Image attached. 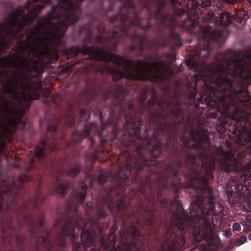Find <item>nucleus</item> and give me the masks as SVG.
I'll use <instances>...</instances> for the list:
<instances>
[{
	"mask_svg": "<svg viewBox=\"0 0 251 251\" xmlns=\"http://www.w3.org/2000/svg\"><path fill=\"white\" fill-rule=\"evenodd\" d=\"M124 204L123 201L122 200H119L115 202V203L110 204L109 202L105 204L104 206H102L99 210L98 214L101 217L104 216L105 215V208L108 209L110 211H112L111 207L115 206L116 208L121 210L124 207Z\"/></svg>",
	"mask_w": 251,
	"mask_h": 251,
	"instance_id": "nucleus-11",
	"label": "nucleus"
},
{
	"mask_svg": "<svg viewBox=\"0 0 251 251\" xmlns=\"http://www.w3.org/2000/svg\"><path fill=\"white\" fill-rule=\"evenodd\" d=\"M86 206L88 207H91L92 206V204L89 202V203H87L86 204Z\"/></svg>",
	"mask_w": 251,
	"mask_h": 251,
	"instance_id": "nucleus-32",
	"label": "nucleus"
},
{
	"mask_svg": "<svg viewBox=\"0 0 251 251\" xmlns=\"http://www.w3.org/2000/svg\"><path fill=\"white\" fill-rule=\"evenodd\" d=\"M69 184L67 182H61L58 178L56 179L54 190L59 194L65 193L68 188Z\"/></svg>",
	"mask_w": 251,
	"mask_h": 251,
	"instance_id": "nucleus-15",
	"label": "nucleus"
},
{
	"mask_svg": "<svg viewBox=\"0 0 251 251\" xmlns=\"http://www.w3.org/2000/svg\"><path fill=\"white\" fill-rule=\"evenodd\" d=\"M251 83V49L244 52L232 53L215 63V93L219 106L224 112L230 114L234 106L231 118L244 126L238 139L242 144L251 142V114L241 110L239 104L249 108L251 106L247 87Z\"/></svg>",
	"mask_w": 251,
	"mask_h": 251,
	"instance_id": "nucleus-2",
	"label": "nucleus"
},
{
	"mask_svg": "<svg viewBox=\"0 0 251 251\" xmlns=\"http://www.w3.org/2000/svg\"><path fill=\"white\" fill-rule=\"evenodd\" d=\"M45 147V144L42 143L41 147L37 146L35 148V155L37 158H41L44 155L43 150Z\"/></svg>",
	"mask_w": 251,
	"mask_h": 251,
	"instance_id": "nucleus-16",
	"label": "nucleus"
},
{
	"mask_svg": "<svg viewBox=\"0 0 251 251\" xmlns=\"http://www.w3.org/2000/svg\"><path fill=\"white\" fill-rule=\"evenodd\" d=\"M207 33L204 35V41L205 42V46L204 47H200L191 52V55L195 57L206 58L209 54V39H206Z\"/></svg>",
	"mask_w": 251,
	"mask_h": 251,
	"instance_id": "nucleus-10",
	"label": "nucleus"
},
{
	"mask_svg": "<svg viewBox=\"0 0 251 251\" xmlns=\"http://www.w3.org/2000/svg\"><path fill=\"white\" fill-rule=\"evenodd\" d=\"M57 129V126H56V125L53 126V127H52V126L51 125H50L48 127V130L49 131H55L56 129Z\"/></svg>",
	"mask_w": 251,
	"mask_h": 251,
	"instance_id": "nucleus-26",
	"label": "nucleus"
},
{
	"mask_svg": "<svg viewBox=\"0 0 251 251\" xmlns=\"http://www.w3.org/2000/svg\"><path fill=\"white\" fill-rule=\"evenodd\" d=\"M243 226L245 227L244 231H246L247 228H249L251 226V221L246 219L244 223L242 224Z\"/></svg>",
	"mask_w": 251,
	"mask_h": 251,
	"instance_id": "nucleus-21",
	"label": "nucleus"
},
{
	"mask_svg": "<svg viewBox=\"0 0 251 251\" xmlns=\"http://www.w3.org/2000/svg\"><path fill=\"white\" fill-rule=\"evenodd\" d=\"M79 170L77 167L71 168L67 170V173L70 176H75L79 172Z\"/></svg>",
	"mask_w": 251,
	"mask_h": 251,
	"instance_id": "nucleus-19",
	"label": "nucleus"
},
{
	"mask_svg": "<svg viewBox=\"0 0 251 251\" xmlns=\"http://www.w3.org/2000/svg\"><path fill=\"white\" fill-rule=\"evenodd\" d=\"M136 235H138L137 229L135 226H132L129 229V239L132 241Z\"/></svg>",
	"mask_w": 251,
	"mask_h": 251,
	"instance_id": "nucleus-18",
	"label": "nucleus"
},
{
	"mask_svg": "<svg viewBox=\"0 0 251 251\" xmlns=\"http://www.w3.org/2000/svg\"><path fill=\"white\" fill-rule=\"evenodd\" d=\"M156 102H158L157 100L150 102L148 105L145 107V109L147 108L149 110L153 111L152 120L155 124L158 125V128L163 129L166 127L169 128V124L168 123V120L165 119L166 114L164 110V106L161 103L156 104Z\"/></svg>",
	"mask_w": 251,
	"mask_h": 251,
	"instance_id": "nucleus-6",
	"label": "nucleus"
},
{
	"mask_svg": "<svg viewBox=\"0 0 251 251\" xmlns=\"http://www.w3.org/2000/svg\"><path fill=\"white\" fill-rule=\"evenodd\" d=\"M41 222H42L41 220H38V221H36V222H35L38 223V224H40L41 223Z\"/></svg>",
	"mask_w": 251,
	"mask_h": 251,
	"instance_id": "nucleus-33",
	"label": "nucleus"
},
{
	"mask_svg": "<svg viewBox=\"0 0 251 251\" xmlns=\"http://www.w3.org/2000/svg\"><path fill=\"white\" fill-rule=\"evenodd\" d=\"M173 173H174V175H176V171H175V170H173Z\"/></svg>",
	"mask_w": 251,
	"mask_h": 251,
	"instance_id": "nucleus-37",
	"label": "nucleus"
},
{
	"mask_svg": "<svg viewBox=\"0 0 251 251\" xmlns=\"http://www.w3.org/2000/svg\"><path fill=\"white\" fill-rule=\"evenodd\" d=\"M25 179H26V180H27V181L29 180V178L28 177H27V176H25Z\"/></svg>",
	"mask_w": 251,
	"mask_h": 251,
	"instance_id": "nucleus-35",
	"label": "nucleus"
},
{
	"mask_svg": "<svg viewBox=\"0 0 251 251\" xmlns=\"http://www.w3.org/2000/svg\"><path fill=\"white\" fill-rule=\"evenodd\" d=\"M233 229L236 231H240L241 230V225L239 223L235 222L233 224Z\"/></svg>",
	"mask_w": 251,
	"mask_h": 251,
	"instance_id": "nucleus-22",
	"label": "nucleus"
},
{
	"mask_svg": "<svg viewBox=\"0 0 251 251\" xmlns=\"http://www.w3.org/2000/svg\"><path fill=\"white\" fill-rule=\"evenodd\" d=\"M219 36L220 33L219 32H212L210 34V38L211 40H216Z\"/></svg>",
	"mask_w": 251,
	"mask_h": 251,
	"instance_id": "nucleus-24",
	"label": "nucleus"
},
{
	"mask_svg": "<svg viewBox=\"0 0 251 251\" xmlns=\"http://www.w3.org/2000/svg\"><path fill=\"white\" fill-rule=\"evenodd\" d=\"M167 207L168 211L173 207L176 209L171 215L172 225L166 233L164 242L161 245L160 251H180L185 243L182 231L185 230L187 217L178 202Z\"/></svg>",
	"mask_w": 251,
	"mask_h": 251,
	"instance_id": "nucleus-4",
	"label": "nucleus"
},
{
	"mask_svg": "<svg viewBox=\"0 0 251 251\" xmlns=\"http://www.w3.org/2000/svg\"><path fill=\"white\" fill-rule=\"evenodd\" d=\"M44 240H45V238L44 237L40 236L37 238V242L39 243L40 242L44 241Z\"/></svg>",
	"mask_w": 251,
	"mask_h": 251,
	"instance_id": "nucleus-29",
	"label": "nucleus"
},
{
	"mask_svg": "<svg viewBox=\"0 0 251 251\" xmlns=\"http://www.w3.org/2000/svg\"><path fill=\"white\" fill-rule=\"evenodd\" d=\"M3 183H4L5 188L3 192L0 194V209L2 208L3 203L8 202L9 200L12 199V196L18 190V187L12 179H9L2 182L1 185H3Z\"/></svg>",
	"mask_w": 251,
	"mask_h": 251,
	"instance_id": "nucleus-7",
	"label": "nucleus"
},
{
	"mask_svg": "<svg viewBox=\"0 0 251 251\" xmlns=\"http://www.w3.org/2000/svg\"><path fill=\"white\" fill-rule=\"evenodd\" d=\"M248 238L251 241V233H250L249 235V236H248Z\"/></svg>",
	"mask_w": 251,
	"mask_h": 251,
	"instance_id": "nucleus-34",
	"label": "nucleus"
},
{
	"mask_svg": "<svg viewBox=\"0 0 251 251\" xmlns=\"http://www.w3.org/2000/svg\"><path fill=\"white\" fill-rule=\"evenodd\" d=\"M173 185H174V186H175L174 189L175 190V191L176 192L181 187L180 185L176 184V183H173Z\"/></svg>",
	"mask_w": 251,
	"mask_h": 251,
	"instance_id": "nucleus-27",
	"label": "nucleus"
},
{
	"mask_svg": "<svg viewBox=\"0 0 251 251\" xmlns=\"http://www.w3.org/2000/svg\"><path fill=\"white\" fill-rule=\"evenodd\" d=\"M89 129L86 128L85 129V132L83 134H79L77 135V133H74L73 134V137H74V140L76 142L77 141L79 140H81L85 138V137H87L89 135Z\"/></svg>",
	"mask_w": 251,
	"mask_h": 251,
	"instance_id": "nucleus-17",
	"label": "nucleus"
},
{
	"mask_svg": "<svg viewBox=\"0 0 251 251\" xmlns=\"http://www.w3.org/2000/svg\"><path fill=\"white\" fill-rule=\"evenodd\" d=\"M130 168L127 164L120 168L115 173V178L120 182H123L126 176L130 174Z\"/></svg>",
	"mask_w": 251,
	"mask_h": 251,
	"instance_id": "nucleus-12",
	"label": "nucleus"
},
{
	"mask_svg": "<svg viewBox=\"0 0 251 251\" xmlns=\"http://www.w3.org/2000/svg\"><path fill=\"white\" fill-rule=\"evenodd\" d=\"M74 225L73 222L70 219H67L65 221L64 226L63 228L61 234L59 235L57 238V242L61 246H63L65 243L66 240L68 238L72 240L75 236V232L72 230Z\"/></svg>",
	"mask_w": 251,
	"mask_h": 251,
	"instance_id": "nucleus-8",
	"label": "nucleus"
},
{
	"mask_svg": "<svg viewBox=\"0 0 251 251\" xmlns=\"http://www.w3.org/2000/svg\"><path fill=\"white\" fill-rule=\"evenodd\" d=\"M177 115H179V116L180 115V111L179 110L178 111Z\"/></svg>",
	"mask_w": 251,
	"mask_h": 251,
	"instance_id": "nucleus-36",
	"label": "nucleus"
},
{
	"mask_svg": "<svg viewBox=\"0 0 251 251\" xmlns=\"http://www.w3.org/2000/svg\"><path fill=\"white\" fill-rule=\"evenodd\" d=\"M123 10L122 9L120 11L121 23L123 27L114 28L112 35L110 36L105 34L98 36V41L100 44L103 45V47H88L84 45L82 48V51L100 60H107L112 62L115 66V68L106 66L104 69L120 78L138 80L163 78V72L168 71L166 63L157 60L151 61H133L115 54L108 49V44H111L113 48L116 46L118 38H123L124 36L127 35V23L131 26H139L143 29H147L149 26L148 25L143 26L142 22L137 16L135 17L133 21H130L129 13L122 15Z\"/></svg>",
	"mask_w": 251,
	"mask_h": 251,
	"instance_id": "nucleus-3",
	"label": "nucleus"
},
{
	"mask_svg": "<svg viewBox=\"0 0 251 251\" xmlns=\"http://www.w3.org/2000/svg\"><path fill=\"white\" fill-rule=\"evenodd\" d=\"M166 108L168 109L169 108V110L171 111V112H173V109H172V108L171 107V105H170V104L169 103H167L166 104Z\"/></svg>",
	"mask_w": 251,
	"mask_h": 251,
	"instance_id": "nucleus-30",
	"label": "nucleus"
},
{
	"mask_svg": "<svg viewBox=\"0 0 251 251\" xmlns=\"http://www.w3.org/2000/svg\"><path fill=\"white\" fill-rule=\"evenodd\" d=\"M83 224L84 220L82 219L78 220L75 223V226L78 228H81L83 227L84 229L81 234V240L83 242L84 245L86 246H89L92 245L93 244V239L92 236L90 235V232L92 231L91 229H89L88 232L85 231L87 229V226L90 224V222L86 223L83 226L81 224Z\"/></svg>",
	"mask_w": 251,
	"mask_h": 251,
	"instance_id": "nucleus-9",
	"label": "nucleus"
},
{
	"mask_svg": "<svg viewBox=\"0 0 251 251\" xmlns=\"http://www.w3.org/2000/svg\"><path fill=\"white\" fill-rule=\"evenodd\" d=\"M190 138L199 159L195 155L188 152L186 155L187 164L193 171L188 186L194 189L198 194L195 201L191 204L189 216L190 225L192 227H197L194 231V237L196 241L207 239L211 235L210 223L206 217L218 215L223 210L219 203L213 202L212 191L208 185V179L213 177L212 172L216 161L217 165L226 172L235 171L238 169V161L229 151L225 152L220 147L211 146L205 131L192 132Z\"/></svg>",
	"mask_w": 251,
	"mask_h": 251,
	"instance_id": "nucleus-1",
	"label": "nucleus"
},
{
	"mask_svg": "<svg viewBox=\"0 0 251 251\" xmlns=\"http://www.w3.org/2000/svg\"><path fill=\"white\" fill-rule=\"evenodd\" d=\"M145 96L144 95H143L141 96V99H140V102H141L142 103L143 105H145L146 104V101L145 100Z\"/></svg>",
	"mask_w": 251,
	"mask_h": 251,
	"instance_id": "nucleus-28",
	"label": "nucleus"
},
{
	"mask_svg": "<svg viewBox=\"0 0 251 251\" xmlns=\"http://www.w3.org/2000/svg\"><path fill=\"white\" fill-rule=\"evenodd\" d=\"M246 241V238L245 237L242 236L237 241V245H241L242 244L244 243Z\"/></svg>",
	"mask_w": 251,
	"mask_h": 251,
	"instance_id": "nucleus-25",
	"label": "nucleus"
},
{
	"mask_svg": "<svg viewBox=\"0 0 251 251\" xmlns=\"http://www.w3.org/2000/svg\"><path fill=\"white\" fill-rule=\"evenodd\" d=\"M250 211H251V210H250Z\"/></svg>",
	"mask_w": 251,
	"mask_h": 251,
	"instance_id": "nucleus-38",
	"label": "nucleus"
},
{
	"mask_svg": "<svg viewBox=\"0 0 251 251\" xmlns=\"http://www.w3.org/2000/svg\"><path fill=\"white\" fill-rule=\"evenodd\" d=\"M96 181L99 184H103L106 181V178L102 172L99 174L97 179H95L92 172H88L86 175V181L89 182L91 186H92L93 181Z\"/></svg>",
	"mask_w": 251,
	"mask_h": 251,
	"instance_id": "nucleus-14",
	"label": "nucleus"
},
{
	"mask_svg": "<svg viewBox=\"0 0 251 251\" xmlns=\"http://www.w3.org/2000/svg\"><path fill=\"white\" fill-rule=\"evenodd\" d=\"M54 144H52V145L50 147V149L51 151H53L54 150Z\"/></svg>",
	"mask_w": 251,
	"mask_h": 251,
	"instance_id": "nucleus-31",
	"label": "nucleus"
},
{
	"mask_svg": "<svg viewBox=\"0 0 251 251\" xmlns=\"http://www.w3.org/2000/svg\"><path fill=\"white\" fill-rule=\"evenodd\" d=\"M9 226V224L5 225L4 223H2V221L0 220V230H2L3 232H4L5 226L6 228H8Z\"/></svg>",
	"mask_w": 251,
	"mask_h": 251,
	"instance_id": "nucleus-23",
	"label": "nucleus"
},
{
	"mask_svg": "<svg viewBox=\"0 0 251 251\" xmlns=\"http://www.w3.org/2000/svg\"><path fill=\"white\" fill-rule=\"evenodd\" d=\"M245 172L247 175L251 176V163H248L246 165Z\"/></svg>",
	"mask_w": 251,
	"mask_h": 251,
	"instance_id": "nucleus-20",
	"label": "nucleus"
},
{
	"mask_svg": "<svg viewBox=\"0 0 251 251\" xmlns=\"http://www.w3.org/2000/svg\"><path fill=\"white\" fill-rule=\"evenodd\" d=\"M79 187V191H76L74 196L77 204L81 203L84 201L87 191L86 185L84 182H81Z\"/></svg>",
	"mask_w": 251,
	"mask_h": 251,
	"instance_id": "nucleus-13",
	"label": "nucleus"
},
{
	"mask_svg": "<svg viewBox=\"0 0 251 251\" xmlns=\"http://www.w3.org/2000/svg\"><path fill=\"white\" fill-rule=\"evenodd\" d=\"M0 100L4 101L3 107L0 106V129H4L5 125L11 121L12 111L8 102H12V71L9 75L5 69L12 68V53L9 57L0 59Z\"/></svg>",
	"mask_w": 251,
	"mask_h": 251,
	"instance_id": "nucleus-5",
	"label": "nucleus"
}]
</instances>
